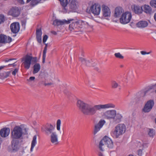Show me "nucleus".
I'll list each match as a JSON object with an SVG mask.
<instances>
[{"mask_svg":"<svg viewBox=\"0 0 156 156\" xmlns=\"http://www.w3.org/2000/svg\"><path fill=\"white\" fill-rule=\"evenodd\" d=\"M76 105L79 109L84 115H93L96 113L97 110H100L101 109L115 107V105L111 103L92 106L81 100H78Z\"/></svg>","mask_w":156,"mask_h":156,"instance_id":"obj_1","label":"nucleus"},{"mask_svg":"<svg viewBox=\"0 0 156 156\" xmlns=\"http://www.w3.org/2000/svg\"><path fill=\"white\" fill-rule=\"evenodd\" d=\"M126 130V126L123 124L117 125L115 127L114 130L111 133L112 136L114 138H117L122 135Z\"/></svg>","mask_w":156,"mask_h":156,"instance_id":"obj_2","label":"nucleus"},{"mask_svg":"<svg viewBox=\"0 0 156 156\" xmlns=\"http://www.w3.org/2000/svg\"><path fill=\"white\" fill-rule=\"evenodd\" d=\"M22 128L19 126H15L11 132V138L12 139H20L22 138L23 135Z\"/></svg>","mask_w":156,"mask_h":156,"instance_id":"obj_3","label":"nucleus"},{"mask_svg":"<svg viewBox=\"0 0 156 156\" xmlns=\"http://www.w3.org/2000/svg\"><path fill=\"white\" fill-rule=\"evenodd\" d=\"M105 145H106L109 148H112L113 147V143L112 140L108 137L105 136L100 142L99 145L100 151H103V148Z\"/></svg>","mask_w":156,"mask_h":156,"instance_id":"obj_4","label":"nucleus"},{"mask_svg":"<svg viewBox=\"0 0 156 156\" xmlns=\"http://www.w3.org/2000/svg\"><path fill=\"white\" fill-rule=\"evenodd\" d=\"M33 58L34 59L35 61L37 59L36 57L33 58L32 56L28 55H26L25 56L22 58V64L25 69H28L30 68L31 64V62Z\"/></svg>","mask_w":156,"mask_h":156,"instance_id":"obj_5","label":"nucleus"},{"mask_svg":"<svg viewBox=\"0 0 156 156\" xmlns=\"http://www.w3.org/2000/svg\"><path fill=\"white\" fill-rule=\"evenodd\" d=\"M55 125L53 126L50 123H47L42 126L41 131L46 135L48 136L55 132Z\"/></svg>","mask_w":156,"mask_h":156,"instance_id":"obj_6","label":"nucleus"},{"mask_svg":"<svg viewBox=\"0 0 156 156\" xmlns=\"http://www.w3.org/2000/svg\"><path fill=\"white\" fill-rule=\"evenodd\" d=\"M132 18V15L130 12H127L123 13L120 19L121 23L126 24L129 23Z\"/></svg>","mask_w":156,"mask_h":156,"instance_id":"obj_7","label":"nucleus"},{"mask_svg":"<svg viewBox=\"0 0 156 156\" xmlns=\"http://www.w3.org/2000/svg\"><path fill=\"white\" fill-rule=\"evenodd\" d=\"M100 11V5L98 4H97L96 3L94 4L91 6L88 11L87 9V12L89 13H92L94 15L97 16L99 14Z\"/></svg>","mask_w":156,"mask_h":156,"instance_id":"obj_8","label":"nucleus"},{"mask_svg":"<svg viewBox=\"0 0 156 156\" xmlns=\"http://www.w3.org/2000/svg\"><path fill=\"white\" fill-rule=\"evenodd\" d=\"M154 104L153 100H150L147 102L143 109V111L145 112H148L152 109Z\"/></svg>","mask_w":156,"mask_h":156,"instance_id":"obj_9","label":"nucleus"},{"mask_svg":"<svg viewBox=\"0 0 156 156\" xmlns=\"http://www.w3.org/2000/svg\"><path fill=\"white\" fill-rule=\"evenodd\" d=\"M116 111L115 110H109L104 113L103 117L107 119H113L114 115H115Z\"/></svg>","mask_w":156,"mask_h":156,"instance_id":"obj_10","label":"nucleus"},{"mask_svg":"<svg viewBox=\"0 0 156 156\" xmlns=\"http://www.w3.org/2000/svg\"><path fill=\"white\" fill-rule=\"evenodd\" d=\"M73 20L74 19H68L67 20H61L56 19L53 21V24L55 26H58L63 25L65 24H69L71 21Z\"/></svg>","mask_w":156,"mask_h":156,"instance_id":"obj_11","label":"nucleus"},{"mask_svg":"<svg viewBox=\"0 0 156 156\" xmlns=\"http://www.w3.org/2000/svg\"><path fill=\"white\" fill-rule=\"evenodd\" d=\"M105 123V121L104 120H101L95 126L93 133L94 135L96 134L100 130Z\"/></svg>","mask_w":156,"mask_h":156,"instance_id":"obj_12","label":"nucleus"},{"mask_svg":"<svg viewBox=\"0 0 156 156\" xmlns=\"http://www.w3.org/2000/svg\"><path fill=\"white\" fill-rule=\"evenodd\" d=\"M10 28L12 32L13 33H17L20 30V24L18 22L13 23L11 24Z\"/></svg>","mask_w":156,"mask_h":156,"instance_id":"obj_13","label":"nucleus"},{"mask_svg":"<svg viewBox=\"0 0 156 156\" xmlns=\"http://www.w3.org/2000/svg\"><path fill=\"white\" fill-rule=\"evenodd\" d=\"M12 41V38L4 34L0 35V43H9Z\"/></svg>","mask_w":156,"mask_h":156,"instance_id":"obj_14","label":"nucleus"},{"mask_svg":"<svg viewBox=\"0 0 156 156\" xmlns=\"http://www.w3.org/2000/svg\"><path fill=\"white\" fill-rule=\"evenodd\" d=\"M68 5L69 7V8L72 10H75L76 8V1L75 0H69V2L68 3L67 2V10H65L64 7L62 6L63 11L66 12L68 10Z\"/></svg>","mask_w":156,"mask_h":156,"instance_id":"obj_15","label":"nucleus"},{"mask_svg":"<svg viewBox=\"0 0 156 156\" xmlns=\"http://www.w3.org/2000/svg\"><path fill=\"white\" fill-rule=\"evenodd\" d=\"M19 143V140L18 139H12L11 144L12 149L13 151H16L18 150Z\"/></svg>","mask_w":156,"mask_h":156,"instance_id":"obj_16","label":"nucleus"},{"mask_svg":"<svg viewBox=\"0 0 156 156\" xmlns=\"http://www.w3.org/2000/svg\"><path fill=\"white\" fill-rule=\"evenodd\" d=\"M82 27L80 26L78 21H77L70 24L69 26V29L71 31L74 30L75 31H77L79 28Z\"/></svg>","mask_w":156,"mask_h":156,"instance_id":"obj_17","label":"nucleus"},{"mask_svg":"<svg viewBox=\"0 0 156 156\" xmlns=\"http://www.w3.org/2000/svg\"><path fill=\"white\" fill-rule=\"evenodd\" d=\"M50 135V141L54 144H57L58 143V135L56 132L51 134Z\"/></svg>","mask_w":156,"mask_h":156,"instance_id":"obj_18","label":"nucleus"},{"mask_svg":"<svg viewBox=\"0 0 156 156\" xmlns=\"http://www.w3.org/2000/svg\"><path fill=\"white\" fill-rule=\"evenodd\" d=\"M10 15L13 17H17L20 14V11L18 8H12L9 12Z\"/></svg>","mask_w":156,"mask_h":156,"instance_id":"obj_19","label":"nucleus"},{"mask_svg":"<svg viewBox=\"0 0 156 156\" xmlns=\"http://www.w3.org/2000/svg\"><path fill=\"white\" fill-rule=\"evenodd\" d=\"M10 129L8 128H4L1 129L0 131L1 136L3 137L7 136L9 134Z\"/></svg>","mask_w":156,"mask_h":156,"instance_id":"obj_20","label":"nucleus"},{"mask_svg":"<svg viewBox=\"0 0 156 156\" xmlns=\"http://www.w3.org/2000/svg\"><path fill=\"white\" fill-rule=\"evenodd\" d=\"M102 11L103 12V15L105 17L109 16L111 12L109 8L105 5H103L102 6Z\"/></svg>","mask_w":156,"mask_h":156,"instance_id":"obj_21","label":"nucleus"},{"mask_svg":"<svg viewBox=\"0 0 156 156\" xmlns=\"http://www.w3.org/2000/svg\"><path fill=\"white\" fill-rule=\"evenodd\" d=\"M122 116L121 114L119 113L115 112V115L113 118V121L115 123H118L122 121Z\"/></svg>","mask_w":156,"mask_h":156,"instance_id":"obj_22","label":"nucleus"},{"mask_svg":"<svg viewBox=\"0 0 156 156\" xmlns=\"http://www.w3.org/2000/svg\"><path fill=\"white\" fill-rule=\"evenodd\" d=\"M36 38L37 42L41 43V36L42 34L41 29V28H37L36 30Z\"/></svg>","mask_w":156,"mask_h":156,"instance_id":"obj_23","label":"nucleus"},{"mask_svg":"<svg viewBox=\"0 0 156 156\" xmlns=\"http://www.w3.org/2000/svg\"><path fill=\"white\" fill-rule=\"evenodd\" d=\"M143 11L147 14H150L152 12L151 8L148 5H144L143 6Z\"/></svg>","mask_w":156,"mask_h":156,"instance_id":"obj_24","label":"nucleus"},{"mask_svg":"<svg viewBox=\"0 0 156 156\" xmlns=\"http://www.w3.org/2000/svg\"><path fill=\"white\" fill-rule=\"evenodd\" d=\"M136 26L139 28H144L147 26L148 22L146 21H140L136 23Z\"/></svg>","mask_w":156,"mask_h":156,"instance_id":"obj_25","label":"nucleus"},{"mask_svg":"<svg viewBox=\"0 0 156 156\" xmlns=\"http://www.w3.org/2000/svg\"><path fill=\"white\" fill-rule=\"evenodd\" d=\"M132 10L135 13L140 14L142 12L143 9L138 6L134 5Z\"/></svg>","mask_w":156,"mask_h":156,"instance_id":"obj_26","label":"nucleus"},{"mask_svg":"<svg viewBox=\"0 0 156 156\" xmlns=\"http://www.w3.org/2000/svg\"><path fill=\"white\" fill-rule=\"evenodd\" d=\"M123 9L121 7H117L115 10L114 16L115 17H119L122 12Z\"/></svg>","mask_w":156,"mask_h":156,"instance_id":"obj_27","label":"nucleus"},{"mask_svg":"<svg viewBox=\"0 0 156 156\" xmlns=\"http://www.w3.org/2000/svg\"><path fill=\"white\" fill-rule=\"evenodd\" d=\"M41 68L40 64L38 63L35 64L33 66V73L34 74L37 73L40 70Z\"/></svg>","mask_w":156,"mask_h":156,"instance_id":"obj_28","label":"nucleus"},{"mask_svg":"<svg viewBox=\"0 0 156 156\" xmlns=\"http://www.w3.org/2000/svg\"><path fill=\"white\" fill-rule=\"evenodd\" d=\"M37 136L36 135L34 136L33 137V140L32 141L31 144V147L30 148V151H32L34 147L37 144Z\"/></svg>","mask_w":156,"mask_h":156,"instance_id":"obj_29","label":"nucleus"},{"mask_svg":"<svg viewBox=\"0 0 156 156\" xmlns=\"http://www.w3.org/2000/svg\"><path fill=\"white\" fill-rule=\"evenodd\" d=\"M45 45V47L44 48V50L43 53V56H42V63H44L45 62V60L46 58V54L47 51V48L48 47L47 44H44Z\"/></svg>","mask_w":156,"mask_h":156,"instance_id":"obj_30","label":"nucleus"},{"mask_svg":"<svg viewBox=\"0 0 156 156\" xmlns=\"http://www.w3.org/2000/svg\"><path fill=\"white\" fill-rule=\"evenodd\" d=\"M155 132L154 130L152 129H149L148 132V134L149 136L151 137H153L155 135Z\"/></svg>","mask_w":156,"mask_h":156,"instance_id":"obj_31","label":"nucleus"},{"mask_svg":"<svg viewBox=\"0 0 156 156\" xmlns=\"http://www.w3.org/2000/svg\"><path fill=\"white\" fill-rule=\"evenodd\" d=\"M118 83L115 81H112L111 82V87L112 88H116L118 86Z\"/></svg>","mask_w":156,"mask_h":156,"instance_id":"obj_32","label":"nucleus"},{"mask_svg":"<svg viewBox=\"0 0 156 156\" xmlns=\"http://www.w3.org/2000/svg\"><path fill=\"white\" fill-rule=\"evenodd\" d=\"M61 124V120L58 119L56 122V128L58 130L60 131V125Z\"/></svg>","mask_w":156,"mask_h":156,"instance_id":"obj_33","label":"nucleus"},{"mask_svg":"<svg viewBox=\"0 0 156 156\" xmlns=\"http://www.w3.org/2000/svg\"><path fill=\"white\" fill-rule=\"evenodd\" d=\"M41 1V0H32L30 3L31 5L32 6L36 5L39 3Z\"/></svg>","mask_w":156,"mask_h":156,"instance_id":"obj_34","label":"nucleus"},{"mask_svg":"<svg viewBox=\"0 0 156 156\" xmlns=\"http://www.w3.org/2000/svg\"><path fill=\"white\" fill-rule=\"evenodd\" d=\"M78 22L79 25L80 26H82L83 25H88V23L87 22L84 21L83 20H79Z\"/></svg>","mask_w":156,"mask_h":156,"instance_id":"obj_35","label":"nucleus"},{"mask_svg":"<svg viewBox=\"0 0 156 156\" xmlns=\"http://www.w3.org/2000/svg\"><path fill=\"white\" fill-rule=\"evenodd\" d=\"M150 5L152 7L156 8V0H151L150 2Z\"/></svg>","mask_w":156,"mask_h":156,"instance_id":"obj_36","label":"nucleus"},{"mask_svg":"<svg viewBox=\"0 0 156 156\" xmlns=\"http://www.w3.org/2000/svg\"><path fill=\"white\" fill-rule=\"evenodd\" d=\"M114 55L117 58L122 59L124 58V57L122 56V55H121L119 52L115 53L114 54Z\"/></svg>","mask_w":156,"mask_h":156,"instance_id":"obj_37","label":"nucleus"},{"mask_svg":"<svg viewBox=\"0 0 156 156\" xmlns=\"http://www.w3.org/2000/svg\"><path fill=\"white\" fill-rule=\"evenodd\" d=\"M84 64L86 65L87 66H94V65H93L90 62L89 60H86L85 62H84Z\"/></svg>","mask_w":156,"mask_h":156,"instance_id":"obj_38","label":"nucleus"},{"mask_svg":"<svg viewBox=\"0 0 156 156\" xmlns=\"http://www.w3.org/2000/svg\"><path fill=\"white\" fill-rule=\"evenodd\" d=\"M5 21L4 16L3 15H0V24L3 22Z\"/></svg>","mask_w":156,"mask_h":156,"instance_id":"obj_39","label":"nucleus"},{"mask_svg":"<svg viewBox=\"0 0 156 156\" xmlns=\"http://www.w3.org/2000/svg\"><path fill=\"white\" fill-rule=\"evenodd\" d=\"M19 69L18 68H16L12 72V74L13 76H15L16 74L18 72Z\"/></svg>","mask_w":156,"mask_h":156,"instance_id":"obj_40","label":"nucleus"},{"mask_svg":"<svg viewBox=\"0 0 156 156\" xmlns=\"http://www.w3.org/2000/svg\"><path fill=\"white\" fill-rule=\"evenodd\" d=\"M10 72H7L5 73H3L4 78H6L8 77L10 74Z\"/></svg>","mask_w":156,"mask_h":156,"instance_id":"obj_41","label":"nucleus"},{"mask_svg":"<svg viewBox=\"0 0 156 156\" xmlns=\"http://www.w3.org/2000/svg\"><path fill=\"white\" fill-rule=\"evenodd\" d=\"M48 38V36L47 35H45L44 36L43 39V43H45V42Z\"/></svg>","mask_w":156,"mask_h":156,"instance_id":"obj_42","label":"nucleus"},{"mask_svg":"<svg viewBox=\"0 0 156 156\" xmlns=\"http://www.w3.org/2000/svg\"><path fill=\"white\" fill-rule=\"evenodd\" d=\"M150 89H155V90L154 92H155V93H156V83L155 84H154V85L151 86L150 87Z\"/></svg>","mask_w":156,"mask_h":156,"instance_id":"obj_43","label":"nucleus"},{"mask_svg":"<svg viewBox=\"0 0 156 156\" xmlns=\"http://www.w3.org/2000/svg\"><path fill=\"white\" fill-rule=\"evenodd\" d=\"M79 59L80 61L83 64H84L86 60L85 59L81 57Z\"/></svg>","mask_w":156,"mask_h":156,"instance_id":"obj_44","label":"nucleus"},{"mask_svg":"<svg viewBox=\"0 0 156 156\" xmlns=\"http://www.w3.org/2000/svg\"><path fill=\"white\" fill-rule=\"evenodd\" d=\"M138 154L140 156H141L142 154V150L141 149H139L137 151Z\"/></svg>","mask_w":156,"mask_h":156,"instance_id":"obj_45","label":"nucleus"},{"mask_svg":"<svg viewBox=\"0 0 156 156\" xmlns=\"http://www.w3.org/2000/svg\"><path fill=\"white\" fill-rule=\"evenodd\" d=\"M26 21L25 20H22L21 21V24L22 26H25L26 24Z\"/></svg>","mask_w":156,"mask_h":156,"instance_id":"obj_46","label":"nucleus"},{"mask_svg":"<svg viewBox=\"0 0 156 156\" xmlns=\"http://www.w3.org/2000/svg\"><path fill=\"white\" fill-rule=\"evenodd\" d=\"M140 53L142 55H144L146 54H150V52L147 53L146 52H145V51H140Z\"/></svg>","mask_w":156,"mask_h":156,"instance_id":"obj_47","label":"nucleus"},{"mask_svg":"<svg viewBox=\"0 0 156 156\" xmlns=\"http://www.w3.org/2000/svg\"><path fill=\"white\" fill-rule=\"evenodd\" d=\"M16 59L15 58H10V59H5V62H8L10 61H11V60H15Z\"/></svg>","mask_w":156,"mask_h":156,"instance_id":"obj_48","label":"nucleus"},{"mask_svg":"<svg viewBox=\"0 0 156 156\" xmlns=\"http://www.w3.org/2000/svg\"><path fill=\"white\" fill-rule=\"evenodd\" d=\"M53 84V83H44V85L45 86H49Z\"/></svg>","mask_w":156,"mask_h":156,"instance_id":"obj_49","label":"nucleus"},{"mask_svg":"<svg viewBox=\"0 0 156 156\" xmlns=\"http://www.w3.org/2000/svg\"><path fill=\"white\" fill-rule=\"evenodd\" d=\"M35 79V77L34 76H31L29 78V80L30 81H33Z\"/></svg>","mask_w":156,"mask_h":156,"instance_id":"obj_50","label":"nucleus"},{"mask_svg":"<svg viewBox=\"0 0 156 156\" xmlns=\"http://www.w3.org/2000/svg\"><path fill=\"white\" fill-rule=\"evenodd\" d=\"M18 2L21 4H24L23 0H18Z\"/></svg>","mask_w":156,"mask_h":156,"instance_id":"obj_51","label":"nucleus"},{"mask_svg":"<svg viewBox=\"0 0 156 156\" xmlns=\"http://www.w3.org/2000/svg\"><path fill=\"white\" fill-rule=\"evenodd\" d=\"M51 33L55 35L57 34V33L56 31L53 30L51 31Z\"/></svg>","mask_w":156,"mask_h":156,"instance_id":"obj_52","label":"nucleus"},{"mask_svg":"<svg viewBox=\"0 0 156 156\" xmlns=\"http://www.w3.org/2000/svg\"><path fill=\"white\" fill-rule=\"evenodd\" d=\"M6 66H0V71L2 69H3Z\"/></svg>","mask_w":156,"mask_h":156,"instance_id":"obj_53","label":"nucleus"},{"mask_svg":"<svg viewBox=\"0 0 156 156\" xmlns=\"http://www.w3.org/2000/svg\"><path fill=\"white\" fill-rule=\"evenodd\" d=\"M44 83H45L43 81H42L41 82H39L38 83L39 85H40L41 84H44Z\"/></svg>","mask_w":156,"mask_h":156,"instance_id":"obj_54","label":"nucleus"},{"mask_svg":"<svg viewBox=\"0 0 156 156\" xmlns=\"http://www.w3.org/2000/svg\"><path fill=\"white\" fill-rule=\"evenodd\" d=\"M98 155L99 156H104L102 153L100 152L98 153Z\"/></svg>","mask_w":156,"mask_h":156,"instance_id":"obj_55","label":"nucleus"},{"mask_svg":"<svg viewBox=\"0 0 156 156\" xmlns=\"http://www.w3.org/2000/svg\"><path fill=\"white\" fill-rule=\"evenodd\" d=\"M12 65L13 66H16V65H15V63L12 64H9L8 65V66Z\"/></svg>","mask_w":156,"mask_h":156,"instance_id":"obj_56","label":"nucleus"},{"mask_svg":"<svg viewBox=\"0 0 156 156\" xmlns=\"http://www.w3.org/2000/svg\"><path fill=\"white\" fill-rule=\"evenodd\" d=\"M154 18L155 21H156V13H155L154 14Z\"/></svg>","mask_w":156,"mask_h":156,"instance_id":"obj_57","label":"nucleus"},{"mask_svg":"<svg viewBox=\"0 0 156 156\" xmlns=\"http://www.w3.org/2000/svg\"><path fill=\"white\" fill-rule=\"evenodd\" d=\"M32 0H31L32 1ZM31 1V0H27V1H26V3H29V2H30V1Z\"/></svg>","mask_w":156,"mask_h":156,"instance_id":"obj_58","label":"nucleus"},{"mask_svg":"<svg viewBox=\"0 0 156 156\" xmlns=\"http://www.w3.org/2000/svg\"><path fill=\"white\" fill-rule=\"evenodd\" d=\"M32 0H31L32 1ZM31 1V0H27V1H26V3H29V2H30V1Z\"/></svg>","mask_w":156,"mask_h":156,"instance_id":"obj_59","label":"nucleus"},{"mask_svg":"<svg viewBox=\"0 0 156 156\" xmlns=\"http://www.w3.org/2000/svg\"><path fill=\"white\" fill-rule=\"evenodd\" d=\"M32 0H31L32 1ZM31 1V0H27V1H26V3H29V2H30V1Z\"/></svg>","mask_w":156,"mask_h":156,"instance_id":"obj_60","label":"nucleus"},{"mask_svg":"<svg viewBox=\"0 0 156 156\" xmlns=\"http://www.w3.org/2000/svg\"><path fill=\"white\" fill-rule=\"evenodd\" d=\"M128 156H134L132 154H129V155H128Z\"/></svg>","mask_w":156,"mask_h":156,"instance_id":"obj_61","label":"nucleus"},{"mask_svg":"<svg viewBox=\"0 0 156 156\" xmlns=\"http://www.w3.org/2000/svg\"><path fill=\"white\" fill-rule=\"evenodd\" d=\"M96 70H97L98 71V70H99L98 68H96Z\"/></svg>","mask_w":156,"mask_h":156,"instance_id":"obj_62","label":"nucleus"},{"mask_svg":"<svg viewBox=\"0 0 156 156\" xmlns=\"http://www.w3.org/2000/svg\"><path fill=\"white\" fill-rule=\"evenodd\" d=\"M25 131H26V128L25 129ZM25 134H26V133H25Z\"/></svg>","mask_w":156,"mask_h":156,"instance_id":"obj_63","label":"nucleus"},{"mask_svg":"<svg viewBox=\"0 0 156 156\" xmlns=\"http://www.w3.org/2000/svg\"><path fill=\"white\" fill-rule=\"evenodd\" d=\"M155 123H156V119H155Z\"/></svg>","mask_w":156,"mask_h":156,"instance_id":"obj_64","label":"nucleus"}]
</instances>
